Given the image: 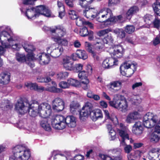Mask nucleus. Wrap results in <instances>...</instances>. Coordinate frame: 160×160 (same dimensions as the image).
I'll return each instance as SVG.
<instances>
[{
	"label": "nucleus",
	"instance_id": "obj_1",
	"mask_svg": "<svg viewBox=\"0 0 160 160\" xmlns=\"http://www.w3.org/2000/svg\"><path fill=\"white\" fill-rule=\"evenodd\" d=\"M10 28L8 26L0 27V55H4L6 49L12 48L16 51H19L22 46L21 38L18 36L12 35Z\"/></svg>",
	"mask_w": 160,
	"mask_h": 160
},
{
	"label": "nucleus",
	"instance_id": "obj_2",
	"mask_svg": "<svg viewBox=\"0 0 160 160\" xmlns=\"http://www.w3.org/2000/svg\"><path fill=\"white\" fill-rule=\"evenodd\" d=\"M84 8L85 10L83 11V15L88 19H93L96 18L97 20L100 22L106 23L109 22L110 24L116 22H121L123 21L122 15L113 17L111 10L108 8L106 10L102 9L98 12L96 8H90L87 5Z\"/></svg>",
	"mask_w": 160,
	"mask_h": 160
},
{
	"label": "nucleus",
	"instance_id": "obj_3",
	"mask_svg": "<svg viewBox=\"0 0 160 160\" xmlns=\"http://www.w3.org/2000/svg\"><path fill=\"white\" fill-rule=\"evenodd\" d=\"M158 117L152 113L148 112L143 117V124L147 128L155 126L154 131L151 134L150 140L151 142L156 143L160 139V126L157 125Z\"/></svg>",
	"mask_w": 160,
	"mask_h": 160
},
{
	"label": "nucleus",
	"instance_id": "obj_4",
	"mask_svg": "<svg viewBox=\"0 0 160 160\" xmlns=\"http://www.w3.org/2000/svg\"><path fill=\"white\" fill-rule=\"evenodd\" d=\"M52 127L55 129L62 130L67 125L68 127L74 128L76 126V120L75 117L69 116L65 118L62 115L56 116L51 122Z\"/></svg>",
	"mask_w": 160,
	"mask_h": 160
},
{
	"label": "nucleus",
	"instance_id": "obj_5",
	"mask_svg": "<svg viewBox=\"0 0 160 160\" xmlns=\"http://www.w3.org/2000/svg\"><path fill=\"white\" fill-rule=\"evenodd\" d=\"M32 108L30 109L29 115L35 117L38 114L43 118L50 116L52 112L50 105L47 103H42L39 104L38 103L31 104Z\"/></svg>",
	"mask_w": 160,
	"mask_h": 160
},
{
	"label": "nucleus",
	"instance_id": "obj_6",
	"mask_svg": "<svg viewBox=\"0 0 160 160\" xmlns=\"http://www.w3.org/2000/svg\"><path fill=\"white\" fill-rule=\"evenodd\" d=\"M13 154L9 160H28L31 156L29 150L22 145H17L12 150Z\"/></svg>",
	"mask_w": 160,
	"mask_h": 160
},
{
	"label": "nucleus",
	"instance_id": "obj_7",
	"mask_svg": "<svg viewBox=\"0 0 160 160\" xmlns=\"http://www.w3.org/2000/svg\"><path fill=\"white\" fill-rule=\"evenodd\" d=\"M109 103L111 106L123 112H125L128 110L127 102L120 94L115 95L113 101H110Z\"/></svg>",
	"mask_w": 160,
	"mask_h": 160
},
{
	"label": "nucleus",
	"instance_id": "obj_8",
	"mask_svg": "<svg viewBox=\"0 0 160 160\" xmlns=\"http://www.w3.org/2000/svg\"><path fill=\"white\" fill-rule=\"evenodd\" d=\"M137 64L130 61H126L120 67V73L122 75L127 77H130L136 70Z\"/></svg>",
	"mask_w": 160,
	"mask_h": 160
},
{
	"label": "nucleus",
	"instance_id": "obj_9",
	"mask_svg": "<svg viewBox=\"0 0 160 160\" xmlns=\"http://www.w3.org/2000/svg\"><path fill=\"white\" fill-rule=\"evenodd\" d=\"M30 108H32L31 104L28 101L23 102L21 100H18L15 105V110L21 114H24L28 111L29 114V110Z\"/></svg>",
	"mask_w": 160,
	"mask_h": 160
},
{
	"label": "nucleus",
	"instance_id": "obj_10",
	"mask_svg": "<svg viewBox=\"0 0 160 160\" xmlns=\"http://www.w3.org/2000/svg\"><path fill=\"white\" fill-rule=\"evenodd\" d=\"M24 48L25 51L28 52L27 57H26L24 54L17 53L16 54V58L17 61L22 62L27 61L28 60H33L34 58V56L32 52L33 49H30L29 46Z\"/></svg>",
	"mask_w": 160,
	"mask_h": 160
},
{
	"label": "nucleus",
	"instance_id": "obj_11",
	"mask_svg": "<svg viewBox=\"0 0 160 160\" xmlns=\"http://www.w3.org/2000/svg\"><path fill=\"white\" fill-rule=\"evenodd\" d=\"M56 44L49 45L47 48V51L48 54H50L52 57L56 58L59 57L62 53L63 48L60 46L56 47Z\"/></svg>",
	"mask_w": 160,
	"mask_h": 160
},
{
	"label": "nucleus",
	"instance_id": "obj_12",
	"mask_svg": "<svg viewBox=\"0 0 160 160\" xmlns=\"http://www.w3.org/2000/svg\"><path fill=\"white\" fill-rule=\"evenodd\" d=\"M50 31L52 32V38H62L67 35L66 29L62 26L58 25L55 26L50 29Z\"/></svg>",
	"mask_w": 160,
	"mask_h": 160
},
{
	"label": "nucleus",
	"instance_id": "obj_13",
	"mask_svg": "<svg viewBox=\"0 0 160 160\" xmlns=\"http://www.w3.org/2000/svg\"><path fill=\"white\" fill-rule=\"evenodd\" d=\"M89 75L85 70L80 71L78 74V78L82 80L81 82V87L85 90L89 88V81L88 77Z\"/></svg>",
	"mask_w": 160,
	"mask_h": 160
},
{
	"label": "nucleus",
	"instance_id": "obj_14",
	"mask_svg": "<svg viewBox=\"0 0 160 160\" xmlns=\"http://www.w3.org/2000/svg\"><path fill=\"white\" fill-rule=\"evenodd\" d=\"M109 52L111 56L113 55L118 58H120L123 55L124 49L120 45H115L110 48Z\"/></svg>",
	"mask_w": 160,
	"mask_h": 160
},
{
	"label": "nucleus",
	"instance_id": "obj_15",
	"mask_svg": "<svg viewBox=\"0 0 160 160\" xmlns=\"http://www.w3.org/2000/svg\"><path fill=\"white\" fill-rule=\"evenodd\" d=\"M52 108L56 112H58L62 110L64 108L63 100L59 98H55L52 102Z\"/></svg>",
	"mask_w": 160,
	"mask_h": 160
},
{
	"label": "nucleus",
	"instance_id": "obj_16",
	"mask_svg": "<svg viewBox=\"0 0 160 160\" xmlns=\"http://www.w3.org/2000/svg\"><path fill=\"white\" fill-rule=\"evenodd\" d=\"M118 60L115 58L112 57L106 58L102 63V66L106 69H109L118 64Z\"/></svg>",
	"mask_w": 160,
	"mask_h": 160
},
{
	"label": "nucleus",
	"instance_id": "obj_17",
	"mask_svg": "<svg viewBox=\"0 0 160 160\" xmlns=\"http://www.w3.org/2000/svg\"><path fill=\"white\" fill-rule=\"evenodd\" d=\"M35 8L38 17L39 14L43 15L48 17H50L51 16V12L50 10L44 5L38 6Z\"/></svg>",
	"mask_w": 160,
	"mask_h": 160
},
{
	"label": "nucleus",
	"instance_id": "obj_18",
	"mask_svg": "<svg viewBox=\"0 0 160 160\" xmlns=\"http://www.w3.org/2000/svg\"><path fill=\"white\" fill-rule=\"evenodd\" d=\"M117 132L119 135L122 138V140L120 142V145H124L125 140L129 139V134L130 131L128 128H124V129H118Z\"/></svg>",
	"mask_w": 160,
	"mask_h": 160
},
{
	"label": "nucleus",
	"instance_id": "obj_19",
	"mask_svg": "<svg viewBox=\"0 0 160 160\" xmlns=\"http://www.w3.org/2000/svg\"><path fill=\"white\" fill-rule=\"evenodd\" d=\"M104 44L102 40L100 38L95 39V42L93 43V47L96 53H100L103 51Z\"/></svg>",
	"mask_w": 160,
	"mask_h": 160
},
{
	"label": "nucleus",
	"instance_id": "obj_20",
	"mask_svg": "<svg viewBox=\"0 0 160 160\" xmlns=\"http://www.w3.org/2000/svg\"><path fill=\"white\" fill-rule=\"evenodd\" d=\"M143 131L142 122L140 121L135 122L132 128V132L136 135H140L142 133Z\"/></svg>",
	"mask_w": 160,
	"mask_h": 160
},
{
	"label": "nucleus",
	"instance_id": "obj_21",
	"mask_svg": "<svg viewBox=\"0 0 160 160\" xmlns=\"http://www.w3.org/2000/svg\"><path fill=\"white\" fill-rule=\"evenodd\" d=\"M90 117L93 121H96L103 118V114L102 111L99 109H95L91 111Z\"/></svg>",
	"mask_w": 160,
	"mask_h": 160
},
{
	"label": "nucleus",
	"instance_id": "obj_22",
	"mask_svg": "<svg viewBox=\"0 0 160 160\" xmlns=\"http://www.w3.org/2000/svg\"><path fill=\"white\" fill-rule=\"evenodd\" d=\"M37 59L41 65L48 64L50 61L49 56L45 53L39 54L37 56Z\"/></svg>",
	"mask_w": 160,
	"mask_h": 160
},
{
	"label": "nucleus",
	"instance_id": "obj_23",
	"mask_svg": "<svg viewBox=\"0 0 160 160\" xmlns=\"http://www.w3.org/2000/svg\"><path fill=\"white\" fill-rule=\"evenodd\" d=\"M62 64L64 68L66 70L71 71L74 68L73 64L69 57H66L63 59Z\"/></svg>",
	"mask_w": 160,
	"mask_h": 160
},
{
	"label": "nucleus",
	"instance_id": "obj_24",
	"mask_svg": "<svg viewBox=\"0 0 160 160\" xmlns=\"http://www.w3.org/2000/svg\"><path fill=\"white\" fill-rule=\"evenodd\" d=\"M121 82L118 81H113L111 82L108 85V87L109 90L114 93L117 92L118 90L115 89V88H120L121 87Z\"/></svg>",
	"mask_w": 160,
	"mask_h": 160
},
{
	"label": "nucleus",
	"instance_id": "obj_25",
	"mask_svg": "<svg viewBox=\"0 0 160 160\" xmlns=\"http://www.w3.org/2000/svg\"><path fill=\"white\" fill-rule=\"evenodd\" d=\"M25 14L28 19L29 20L34 19L38 17L37 14L36 12L35 8L33 7H31L30 8L27 9Z\"/></svg>",
	"mask_w": 160,
	"mask_h": 160
},
{
	"label": "nucleus",
	"instance_id": "obj_26",
	"mask_svg": "<svg viewBox=\"0 0 160 160\" xmlns=\"http://www.w3.org/2000/svg\"><path fill=\"white\" fill-rule=\"evenodd\" d=\"M10 74L7 72H3L0 74V83L7 84L9 83L10 80Z\"/></svg>",
	"mask_w": 160,
	"mask_h": 160
},
{
	"label": "nucleus",
	"instance_id": "obj_27",
	"mask_svg": "<svg viewBox=\"0 0 160 160\" xmlns=\"http://www.w3.org/2000/svg\"><path fill=\"white\" fill-rule=\"evenodd\" d=\"M103 112L105 118L108 119L110 120L115 125L118 123V118L114 113L110 114L108 111L107 110H104Z\"/></svg>",
	"mask_w": 160,
	"mask_h": 160
},
{
	"label": "nucleus",
	"instance_id": "obj_28",
	"mask_svg": "<svg viewBox=\"0 0 160 160\" xmlns=\"http://www.w3.org/2000/svg\"><path fill=\"white\" fill-rule=\"evenodd\" d=\"M76 55H77L79 58L82 59L83 60H85L88 58L87 53L85 51L83 50L80 49L77 50L76 53L72 55V58L74 60H76L74 58V56Z\"/></svg>",
	"mask_w": 160,
	"mask_h": 160
},
{
	"label": "nucleus",
	"instance_id": "obj_29",
	"mask_svg": "<svg viewBox=\"0 0 160 160\" xmlns=\"http://www.w3.org/2000/svg\"><path fill=\"white\" fill-rule=\"evenodd\" d=\"M138 8L136 6H133L130 8L125 15V17L128 19H130L133 15L138 12Z\"/></svg>",
	"mask_w": 160,
	"mask_h": 160
},
{
	"label": "nucleus",
	"instance_id": "obj_30",
	"mask_svg": "<svg viewBox=\"0 0 160 160\" xmlns=\"http://www.w3.org/2000/svg\"><path fill=\"white\" fill-rule=\"evenodd\" d=\"M85 46L88 51L91 53L94 59L98 60L99 59V57L97 55L95 51L92 50L91 44L89 42H85Z\"/></svg>",
	"mask_w": 160,
	"mask_h": 160
},
{
	"label": "nucleus",
	"instance_id": "obj_31",
	"mask_svg": "<svg viewBox=\"0 0 160 160\" xmlns=\"http://www.w3.org/2000/svg\"><path fill=\"white\" fill-rule=\"evenodd\" d=\"M52 86L46 88V90L54 93H59L62 92V90L57 88V84L54 81L52 82Z\"/></svg>",
	"mask_w": 160,
	"mask_h": 160
},
{
	"label": "nucleus",
	"instance_id": "obj_32",
	"mask_svg": "<svg viewBox=\"0 0 160 160\" xmlns=\"http://www.w3.org/2000/svg\"><path fill=\"white\" fill-rule=\"evenodd\" d=\"M131 102L132 104L138 105L141 102V99L138 95H132L128 99Z\"/></svg>",
	"mask_w": 160,
	"mask_h": 160
},
{
	"label": "nucleus",
	"instance_id": "obj_33",
	"mask_svg": "<svg viewBox=\"0 0 160 160\" xmlns=\"http://www.w3.org/2000/svg\"><path fill=\"white\" fill-rule=\"evenodd\" d=\"M112 32H114L117 37L120 38H123L125 36L126 33L124 30L122 28H116L112 30Z\"/></svg>",
	"mask_w": 160,
	"mask_h": 160
},
{
	"label": "nucleus",
	"instance_id": "obj_34",
	"mask_svg": "<svg viewBox=\"0 0 160 160\" xmlns=\"http://www.w3.org/2000/svg\"><path fill=\"white\" fill-rule=\"evenodd\" d=\"M58 44L64 46H67L68 44V41L66 38H54L53 39Z\"/></svg>",
	"mask_w": 160,
	"mask_h": 160
},
{
	"label": "nucleus",
	"instance_id": "obj_35",
	"mask_svg": "<svg viewBox=\"0 0 160 160\" xmlns=\"http://www.w3.org/2000/svg\"><path fill=\"white\" fill-rule=\"evenodd\" d=\"M40 124L41 126L45 130L47 131L51 130V128L50 124L48 123L46 119H44L40 121Z\"/></svg>",
	"mask_w": 160,
	"mask_h": 160
},
{
	"label": "nucleus",
	"instance_id": "obj_36",
	"mask_svg": "<svg viewBox=\"0 0 160 160\" xmlns=\"http://www.w3.org/2000/svg\"><path fill=\"white\" fill-rule=\"evenodd\" d=\"M91 111L86 109H83L82 108V110L80 112V118L83 120L84 117L87 118L89 115L90 116Z\"/></svg>",
	"mask_w": 160,
	"mask_h": 160
},
{
	"label": "nucleus",
	"instance_id": "obj_37",
	"mask_svg": "<svg viewBox=\"0 0 160 160\" xmlns=\"http://www.w3.org/2000/svg\"><path fill=\"white\" fill-rule=\"evenodd\" d=\"M69 84V87L71 85L75 87H81V82H79L78 80L72 78H70L68 80Z\"/></svg>",
	"mask_w": 160,
	"mask_h": 160
},
{
	"label": "nucleus",
	"instance_id": "obj_38",
	"mask_svg": "<svg viewBox=\"0 0 160 160\" xmlns=\"http://www.w3.org/2000/svg\"><path fill=\"white\" fill-rule=\"evenodd\" d=\"M79 106V104L77 102L74 101L72 102L70 105L71 112L72 113H74V112L78 110Z\"/></svg>",
	"mask_w": 160,
	"mask_h": 160
},
{
	"label": "nucleus",
	"instance_id": "obj_39",
	"mask_svg": "<svg viewBox=\"0 0 160 160\" xmlns=\"http://www.w3.org/2000/svg\"><path fill=\"white\" fill-rule=\"evenodd\" d=\"M153 10L155 13L160 16V2H156L152 5Z\"/></svg>",
	"mask_w": 160,
	"mask_h": 160
},
{
	"label": "nucleus",
	"instance_id": "obj_40",
	"mask_svg": "<svg viewBox=\"0 0 160 160\" xmlns=\"http://www.w3.org/2000/svg\"><path fill=\"white\" fill-rule=\"evenodd\" d=\"M68 75L69 73L67 72L61 71L57 74V78L59 79H64L68 77Z\"/></svg>",
	"mask_w": 160,
	"mask_h": 160
},
{
	"label": "nucleus",
	"instance_id": "obj_41",
	"mask_svg": "<svg viewBox=\"0 0 160 160\" xmlns=\"http://www.w3.org/2000/svg\"><path fill=\"white\" fill-rule=\"evenodd\" d=\"M37 80L38 82H40L48 83L50 82L51 79L48 77H43L41 76H39L37 78Z\"/></svg>",
	"mask_w": 160,
	"mask_h": 160
},
{
	"label": "nucleus",
	"instance_id": "obj_42",
	"mask_svg": "<svg viewBox=\"0 0 160 160\" xmlns=\"http://www.w3.org/2000/svg\"><path fill=\"white\" fill-rule=\"evenodd\" d=\"M159 149L158 148H152L149 152L148 153V158L150 160H153L154 157L153 156L154 154H156L157 155V152H158Z\"/></svg>",
	"mask_w": 160,
	"mask_h": 160
},
{
	"label": "nucleus",
	"instance_id": "obj_43",
	"mask_svg": "<svg viewBox=\"0 0 160 160\" xmlns=\"http://www.w3.org/2000/svg\"><path fill=\"white\" fill-rule=\"evenodd\" d=\"M135 27L133 25H128L124 28L125 31L128 34H131L135 31Z\"/></svg>",
	"mask_w": 160,
	"mask_h": 160
},
{
	"label": "nucleus",
	"instance_id": "obj_44",
	"mask_svg": "<svg viewBox=\"0 0 160 160\" xmlns=\"http://www.w3.org/2000/svg\"><path fill=\"white\" fill-rule=\"evenodd\" d=\"M25 86L31 90H36L37 88V84L36 83L26 82L25 83Z\"/></svg>",
	"mask_w": 160,
	"mask_h": 160
},
{
	"label": "nucleus",
	"instance_id": "obj_45",
	"mask_svg": "<svg viewBox=\"0 0 160 160\" xmlns=\"http://www.w3.org/2000/svg\"><path fill=\"white\" fill-rule=\"evenodd\" d=\"M112 32V30L110 28H108L98 32L97 33V34L99 37H102L106 34Z\"/></svg>",
	"mask_w": 160,
	"mask_h": 160
},
{
	"label": "nucleus",
	"instance_id": "obj_46",
	"mask_svg": "<svg viewBox=\"0 0 160 160\" xmlns=\"http://www.w3.org/2000/svg\"><path fill=\"white\" fill-rule=\"evenodd\" d=\"M89 32L87 28L86 27H83L80 31V34L82 37H85L89 34Z\"/></svg>",
	"mask_w": 160,
	"mask_h": 160
},
{
	"label": "nucleus",
	"instance_id": "obj_47",
	"mask_svg": "<svg viewBox=\"0 0 160 160\" xmlns=\"http://www.w3.org/2000/svg\"><path fill=\"white\" fill-rule=\"evenodd\" d=\"M134 121L140 118L141 115L137 111H134L129 113Z\"/></svg>",
	"mask_w": 160,
	"mask_h": 160
},
{
	"label": "nucleus",
	"instance_id": "obj_48",
	"mask_svg": "<svg viewBox=\"0 0 160 160\" xmlns=\"http://www.w3.org/2000/svg\"><path fill=\"white\" fill-rule=\"evenodd\" d=\"M102 40L104 43L107 44L112 42L113 38L111 34H108Z\"/></svg>",
	"mask_w": 160,
	"mask_h": 160
},
{
	"label": "nucleus",
	"instance_id": "obj_49",
	"mask_svg": "<svg viewBox=\"0 0 160 160\" xmlns=\"http://www.w3.org/2000/svg\"><path fill=\"white\" fill-rule=\"evenodd\" d=\"M152 16L146 14L143 17L144 22L148 24H149L151 22V20L152 19Z\"/></svg>",
	"mask_w": 160,
	"mask_h": 160
},
{
	"label": "nucleus",
	"instance_id": "obj_50",
	"mask_svg": "<svg viewBox=\"0 0 160 160\" xmlns=\"http://www.w3.org/2000/svg\"><path fill=\"white\" fill-rule=\"evenodd\" d=\"M70 18L72 19H75L77 18V14L75 11L70 10L68 12Z\"/></svg>",
	"mask_w": 160,
	"mask_h": 160
},
{
	"label": "nucleus",
	"instance_id": "obj_51",
	"mask_svg": "<svg viewBox=\"0 0 160 160\" xmlns=\"http://www.w3.org/2000/svg\"><path fill=\"white\" fill-rule=\"evenodd\" d=\"M59 86L63 89H66L69 88V84L68 82L61 81L59 83Z\"/></svg>",
	"mask_w": 160,
	"mask_h": 160
},
{
	"label": "nucleus",
	"instance_id": "obj_52",
	"mask_svg": "<svg viewBox=\"0 0 160 160\" xmlns=\"http://www.w3.org/2000/svg\"><path fill=\"white\" fill-rule=\"evenodd\" d=\"M76 24L78 26H81L82 25H84L85 21L84 20L81 18H78L76 19Z\"/></svg>",
	"mask_w": 160,
	"mask_h": 160
},
{
	"label": "nucleus",
	"instance_id": "obj_53",
	"mask_svg": "<svg viewBox=\"0 0 160 160\" xmlns=\"http://www.w3.org/2000/svg\"><path fill=\"white\" fill-rule=\"evenodd\" d=\"M57 4L59 8L58 10H61V12H60V15L61 13L62 14V15H63V11H64V7L62 2L61 1H58Z\"/></svg>",
	"mask_w": 160,
	"mask_h": 160
},
{
	"label": "nucleus",
	"instance_id": "obj_54",
	"mask_svg": "<svg viewBox=\"0 0 160 160\" xmlns=\"http://www.w3.org/2000/svg\"><path fill=\"white\" fill-rule=\"evenodd\" d=\"M109 136L111 140H114L116 138V133L113 130H111L108 132Z\"/></svg>",
	"mask_w": 160,
	"mask_h": 160
},
{
	"label": "nucleus",
	"instance_id": "obj_55",
	"mask_svg": "<svg viewBox=\"0 0 160 160\" xmlns=\"http://www.w3.org/2000/svg\"><path fill=\"white\" fill-rule=\"evenodd\" d=\"M126 41L129 43L133 45L136 44L137 43L135 37H134L132 38H128L126 39Z\"/></svg>",
	"mask_w": 160,
	"mask_h": 160
},
{
	"label": "nucleus",
	"instance_id": "obj_56",
	"mask_svg": "<svg viewBox=\"0 0 160 160\" xmlns=\"http://www.w3.org/2000/svg\"><path fill=\"white\" fill-rule=\"evenodd\" d=\"M154 27L157 28H160V19L155 18L153 22Z\"/></svg>",
	"mask_w": 160,
	"mask_h": 160
},
{
	"label": "nucleus",
	"instance_id": "obj_57",
	"mask_svg": "<svg viewBox=\"0 0 160 160\" xmlns=\"http://www.w3.org/2000/svg\"><path fill=\"white\" fill-rule=\"evenodd\" d=\"M93 107V105L91 103L89 102H86L84 106L83 107V109H88V110H90V111H91V109Z\"/></svg>",
	"mask_w": 160,
	"mask_h": 160
},
{
	"label": "nucleus",
	"instance_id": "obj_58",
	"mask_svg": "<svg viewBox=\"0 0 160 160\" xmlns=\"http://www.w3.org/2000/svg\"><path fill=\"white\" fill-rule=\"evenodd\" d=\"M123 146H124V150L126 153H129L131 151L132 148L131 145H127L125 143V144Z\"/></svg>",
	"mask_w": 160,
	"mask_h": 160
},
{
	"label": "nucleus",
	"instance_id": "obj_59",
	"mask_svg": "<svg viewBox=\"0 0 160 160\" xmlns=\"http://www.w3.org/2000/svg\"><path fill=\"white\" fill-rule=\"evenodd\" d=\"M86 72L91 75L92 73V68L91 66L89 64L87 65L85 68Z\"/></svg>",
	"mask_w": 160,
	"mask_h": 160
},
{
	"label": "nucleus",
	"instance_id": "obj_60",
	"mask_svg": "<svg viewBox=\"0 0 160 160\" xmlns=\"http://www.w3.org/2000/svg\"><path fill=\"white\" fill-rule=\"evenodd\" d=\"M66 159L65 156L60 154L56 155L54 157V160H67Z\"/></svg>",
	"mask_w": 160,
	"mask_h": 160
},
{
	"label": "nucleus",
	"instance_id": "obj_61",
	"mask_svg": "<svg viewBox=\"0 0 160 160\" xmlns=\"http://www.w3.org/2000/svg\"><path fill=\"white\" fill-rule=\"evenodd\" d=\"M101 160H113L110 157L106 155L100 154L99 155Z\"/></svg>",
	"mask_w": 160,
	"mask_h": 160
},
{
	"label": "nucleus",
	"instance_id": "obj_62",
	"mask_svg": "<svg viewBox=\"0 0 160 160\" xmlns=\"http://www.w3.org/2000/svg\"><path fill=\"white\" fill-rule=\"evenodd\" d=\"M120 0H109L108 6H112L119 3Z\"/></svg>",
	"mask_w": 160,
	"mask_h": 160
},
{
	"label": "nucleus",
	"instance_id": "obj_63",
	"mask_svg": "<svg viewBox=\"0 0 160 160\" xmlns=\"http://www.w3.org/2000/svg\"><path fill=\"white\" fill-rule=\"evenodd\" d=\"M134 121V119L129 113L127 116L126 119V122L128 123H132Z\"/></svg>",
	"mask_w": 160,
	"mask_h": 160
},
{
	"label": "nucleus",
	"instance_id": "obj_64",
	"mask_svg": "<svg viewBox=\"0 0 160 160\" xmlns=\"http://www.w3.org/2000/svg\"><path fill=\"white\" fill-rule=\"evenodd\" d=\"M121 150L120 149H115L112 150H110L109 153H112L113 154H116L119 155L120 153Z\"/></svg>",
	"mask_w": 160,
	"mask_h": 160
}]
</instances>
